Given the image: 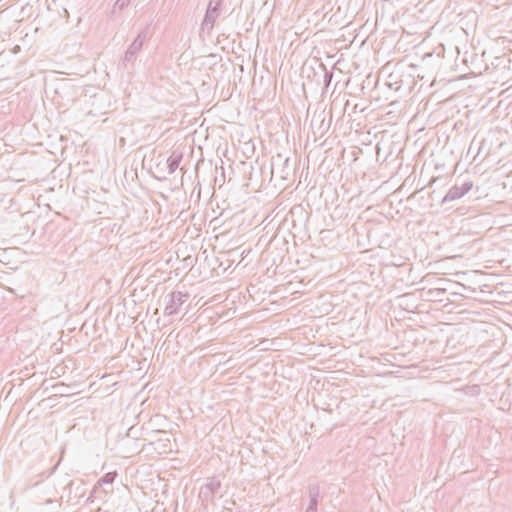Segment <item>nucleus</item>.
<instances>
[{"label": "nucleus", "mask_w": 512, "mask_h": 512, "mask_svg": "<svg viewBox=\"0 0 512 512\" xmlns=\"http://www.w3.org/2000/svg\"><path fill=\"white\" fill-rule=\"evenodd\" d=\"M164 308L165 316H172L180 312L181 306L189 299V294L181 291H173L168 296Z\"/></svg>", "instance_id": "5"}, {"label": "nucleus", "mask_w": 512, "mask_h": 512, "mask_svg": "<svg viewBox=\"0 0 512 512\" xmlns=\"http://www.w3.org/2000/svg\"><path fill=\"white\" fill-rule=\"evenodd\" d=\"M223 0H210L201 23V32L210 35L217 18L221 14Z\"/></svg>", "instance_id": "2"}, {"label": "nucleus", "mask_w": 512, "mask_h": 512, "mask_svg": "<svg viewBox=\"0 0 512 512\" xmlns=\"http://www.w3.org/2000/svg\"><path fill=\"white\" fill-rule=\"evenodd\" d=\"M455 52L457 53V56H459V53H460V52H459V47H458V46H455ZM455 63L462 65V64H461V62H460V60L458 59V57H456V59H455ZM453 68H456V64H454V67H453Z\"/></svg>", "instance_id": "17"}, {"label": "nucleus", "mask_w": 512, "mask_h": 512, "mask_svg": "<svg viewBox=\"0 0 512 512\" xmlns=\"http://www.w3.org/2000/svg\"><path fill=\"white\" fill-rule=\"evenodd\" d=\"M309 505L305 512H317V506H318V497H319V486L318 485H312L309 486Z\"/></svg>", "instance_id": "10"}, {"label": "nucleus", "mask_w": 512, "mask_h": 512, "mask_svg": "<svg viewBox=\"0 0 512 512\" xmlns=\"http://www.w3.org/2000/svg\"><path fill=\"white\" fill-rule=\"evenodd\" d=\"M45 503H53V499H52V498H47V499L45 500Z\"/></svg>", "instance_id": "20"}, {"label": "nucleus", "mask_w": 512, "mask_h": 512, "mask_svg": "<svg viewBox=\"0 0 512 512\" xmlns=\"http://www.w3.org/2000/svg\"><path fill=\"white\" fill-rule=\"evenodd\" d=\"M438 361L432 363L431 367H429L431 373L430 378L435 381H445L448 377V370L445 369L446 365H437Z\"/></svg>", "instance_id": "9"}, {"label": "nucleus", "mask_w": 512, "mask_h": 512, "mask_svg": "<svg viewBox=\"0 0 512 512\" xmlns=\"http://www.w3.org/2000/svg\"><path fill=\"white\" fill-rule=\"evenodd\" d=\"M457 33H465L464 29L462 27H459V29L456 31Z\"/></svg>", "instance_id": "19"}, {"label": "nucleus", "mask_w": 512, "mask_h": 512, "mask_svg": "<svg viewBox=\"0 0 512 512\" xmlns=\"http://www.w3.org/2000/svg\"><path fill=\"white\" fill-rule=\"evenodd\" d=\"M437 1H438V0H431V1H430V3H432V4H436V2H437Z\"/></svg>", "instance_id": "23"}, {"label": "nucleus", "mask_w": 512, "mask_h": 512, "mask_svg": "<svg viewBox=\"0 0 512 512\" xmlns=\"http://www.w3.org/2000/svg\"><path fill=\"white\" fill-rule=\"evenodd\" d=\"M449 359H450V360L456 359V355H455V354H451V353H450Z\"/></svg>", "instance_id": "21"}, {"label": "nucleus", "mask_w": 512, "mask_h": 512, "mask_svg": "<svg viewBox=\"0 0 512 512\" xmlns=\"http://www.w3.org/2000/svg\"><path fill=\"white\" fill-rule=\"evenodd\" d=\"M461 64L462 65L456 63V68H452L453 72H455V75H450V82L462 79L467 75L466 69L468 66L466 57L461 59Z\"/></svg>", "instance_id": "12"}, {"label": "nucleus", "mask_w": 512, "mask_h": 512, "mask_svg": "<svg viewBox=\"0 0 512 512\" xmlns=\"http://www.w3.org/2000/svg\"><path fill=\"white\" fill-rule=\"evenodd\" d=\"M466 326H462V325H457L454 329H453V333L454 332H457L460 334V338H467V331H466Z\"/></svg>", "instance_id": "15"}, {"label": "nucleus", "mask_w": 512, "mask_h": 512, "mask_svg": "<svg viewBox=\"0 0 512 512\" xmlns=\"http://www.w3.org/2000/svg\"><path fill=\"white\" fill-rule=\"evenodd\" d=\"M332 77H333V73L330 72V71H327L325 70V74H324V84L325 86H329L331 80H332Z\"/></svg>", "instance_id": "16"}, {"label": "nucleus", "mask_w": 512, "mask_h": 512, "mask_svg": "<svg viewBox=\"0 0 512 512\" xmlns=\"http://www.w3.org/2000/svg\"><path fill=\"white\" fill-rule=\"evenodd\" d=\"M222 487L221 481L213 476L206 479V482L200 487L198 497L204 508L209 504H215V497L219 494Z\"/></svg>", "instance_id": "1"}, {"label": "nucleus", "mask_w": 512, "mask_h": 512, "mask_svg": "<svg viewBox=\"0 0 512 512\" xmlns=\"http://www.w3.org/2000/svg\"><path fill=\"white\" fill-rule=\"evenodd\" d=\"M182 157H183L182 152H180L178 150H174L171 153V155L167 159V167H168V172L170 174H173L176 171V169L179 167Z\"/></svg>", "instance_id": "11"}, {"label": "nucleus", "mask_w": 512, "mask_h": 512, "mask_svg": "<svg viewBox=\"0 0 512 512\" xmlns=\"http://www.w3.org/2000/svg\"><path fill=\"white\" fill-rule=\"evenodd\" d=\"M141 50L142 47L132 41L121 59L120 67L124 70H131L135 65L137 55Z\"/></svg>", "instance_id": "8"}, {"label": "nucleus", "mask_w": 512, "mask_h": 512, "mask_svg": "<svg viewBox=\"0 0 512 512\" xmlns=\"http://www.w3.org/2000/svg\"><path fill=\"white\" fill-rule=\"evenodd\" d=\"M131 0H116L114 3V6L112 8L111 14H116L117 12H121L123 9H125L129 4Z\"/></svg>", "instance_id": "14"}, {"label": "nucleus", "mask_w": 512, "mask_h": 512, "mask_svg": "<svg viewBox=\"0 0 512 512\" xmlns=\"http://www.w3.org/2000/svg\"><path fill=\"white\" fill-rule=\"evenodd\" d=\"M117 477V472H108L103 475L93 487L90 497L101 498L106 497L113 492V483Z\"/></svg>", "instance_id": "3"}, {"label": "nucleus", "mask_w": 512, "mask_h": 512, "mask_svg": "<svg viewBox=\"0 0 512 512\" xmlns=\"http://www.w3.org/2000/svg\"><path fill=\"white\" fill-rule=\"evenodd\" d=\"M72 485H73V481L71 480V481L68 483L67 487H71Z\"/></svg>", "instance_id": "22"}, {"label": "nucleus", "mask_w": 512, "mask_h": 512, "mask_svg": "<svg viewBox=\"0 0 512 512\" xmlns=\"http://www.w3.org/2000/svg\"><path fill=\"white\" fill-rule=\"evenodd\" d=\"M148 34H149V30L148 28H143L142 30H140L137 34V36L135 37V39L133 40V42H135L137 45L141 46L143 48V45L144 43L146 42L147 38H148Z\"/></svg>", "instance_id": "13"}, {"label": "nucleus", "mask_w": 512, "mask_h": 512, "mask_svg": "<svg viewBox=\"0 0 512 512\" xmlns=\"http://www.w3.org/2000/svg\"><path fill=\"white\" fill-rule=\"evenodd\" d=\"M457 128H458V124H457V123H455V124H454V129H457Z\"/></svg>", "instance_id": "24"}, {"label": "nucleus", "mask_w": 512, "mask_h": 512, "mask_svg": "<svg viewBox=\"0 0 512 512\" xmlns=\"http://www.w3.org/2000/svg\"><path fill=\"white\" fill-rule=\"evenodd\" d=\"M458 257H460V255H450V256H449V259H450V260H455V259H457Z\"/></svg>", "instance_id": "18"}, {"label": "nucleus", "mask_w": 512, "mask_h": 512, "mask_svg": "<svg viewBox=\"0 0 512 512\" xmlns=\"http://www.w3.org/2000/svg\"><path fill=\"white\" fill-rule=\"evenodd\" d=\"M441 179L437 178L431 182L432 191L430 192L431 206L442 205L448 200V189L445 185L440 186Z\"/></svg>", "instance_id": "7"}, {"label": "nucleus", "mask_w": 512, "mask_h": 512, "mask_svg": "<svg viewBox=\"0 0 512 512\" xmlns=\"http://www.w3.org/2000/svg\"><path fill=\"white\" fill-rule=\"evenodd\" d=\"M455 279H450V296L468 297L467 293H472L474 290L469 286H466L462 281L465 280L467 275L466 272L456 271L450 272Z\"/></svg>", "instance_id": "6"}, {"label": "nucleus", "mask_w": 512, "mask_h": 512, "mask_svg": "<svg viewBox=\"0 0 512 512\" xmlns=\"http://www.w3.org/2000/svg\"><path fill=\"white\" fill-rule=\"evenodd\" d=\"M473 188L471 176L467 173L459 175L454 179L453 186L450 188V201L460 199Z\"/></svg>", "instance_id": "4"}]
</instances>
